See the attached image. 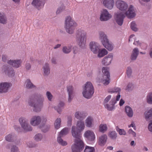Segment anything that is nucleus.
Returning a JSON list of instances; mask_svg holds the SVG:
<instances>
[{
	"instance_id": "29",
	"label": "nucleus",
	"mask_w": 152,
	"mask_h": 152,
	"mask_svg": "<svg viewBox=\"0 0 152 152\" xmlns=\"http://www.w3.org/2000/svg\"><path fill=\"white\" fill-rule=\"evenodd\" d=\"M104 47L110 51H112L114 48V45L108 40L102 44Z\"/></svg>"
},
{
	"instance_id": "10",
	"label": "nucleus",
	"mask_w": 152,
	"mask_h": 152,
	"mask_svg": "<svg viewBox=\"0 0 152 152\" xmlns=\"http://www.w3.org/2000/svg\"><path fill=\"white\" fill-rule=\"evenodd\" d=\"M102 72L104 74L102 78L100 79L97 78V81L99 83L102 82L104 85L106 86L110 83V77L109 72L107 69L106 67H103L102 68Z\"/></svg>"
},
{
	"instance_id": "44",
	"label": "nucleus",
	"mask_w": 152,
	"mask_h": 152,
	"mask_svg": "<svg viewBox=\"0 0 152 152\" xmlns=\"http://www.w3.org/2000/svg\"><path fill=\"white\" fill-rule=\"evenodd\" d=\"M126 74L127 76L129 78L131 77L132 74V67L130 66L127 67L126 70Z\"/></svg>"
},
{
	"instance_id": "9",
	"label": "nucleus",
	"mask_w": 152,
	"mask_h": 152,
	"mask_svg": "<svg viewBox=\"0 0 152 152\" xmlns=\"http://www.w3.org/2000/svg\"><path fill=\"white\" fill-rule=\"evenodd\" d=\"M21 128L26 132H30L32 131V127L31 125L29 124L28 120L26 118L21 117L19 120Z\"/></svg>"
},
{
	"instance_id": "64",
	"label": "nucleus",
	"mask_w": 152,
	"mask_h": 152,
	"mask_svg": "<svg viewBox=\"0 0 152 152\" xmlns=\"http://www.w3.org/2000/svg\"><path fill=\"white\" fill-rule=\"evenodd\" d=\"M150 57L152 58V48L151 49L150 51Z\"/></svg>"
},
{
	"instance_id": "11",
	"label": "nucleus",
	"mask_w": 152,
	"mask_h": 152,
	"mask_svg": "<svg viewBox=\"0 0 152 152\" xmlns=\"http://www.w3.org/2000/svg\"><path fill=\"white\" fill-rule=\"evenodd\" d=\"M70 129L68 128H65L62 129L59 133L57 141L59 143L62 145H65L67 144L66 142L64 141L61 137L67 134L69 132Z\"/></svg>"
},
{
	"instance_id": "54",
	"label": "nucleus",
	"mask_w": 152,
	"mask_h": 152,
	"mask_svg": "<svg viewBox=\"0 0 152 152\" xmlns=\"http://www.w3.org/2000/svg\"><path fill=\"white\" fill-rule=\"evenodd\" d=\"M148 128L149 130L151 132H152V120L150 121Z\"/></svg>"
},
{
	"instance_id": "28",
	"label": "nucleus",
	"mask_w": 152,
	"mask_h": 152,
	"mask_svg": "<svg viewBox=\"0 0 152 152\" xmlns=\"http://www.w3.org/2000/svg\"><path fill=\"white\" fill-rule=\"evenodd\" d=\"M75 117L77 119H83L87 116V114L83 112L76 111L74 115Z\"/></svg>"
},
{
	"instance_id": "31",
	"label": "nucleus",
	"mask_w": 152,
	"mask_h": 152,
	"mask_svg": "<svg viewBox=\"0 0 152 152\" xmlns=\"http://www.w3.org/2000/svg\"><path fill=\"white\" fill-rule=\"evenodd\" d=\"M125 111L127 115L129 117H132L133 115V112L132 108L129 106L125 107Z\"/></svg>"
},
{
	"instance_id": "60",
	"label": "nucleus",
	"mask_w": 152,
	"mask_h": 152,
	"mask_svg": "<svg viewBox=\"0 0 152 152\" xmlns=\"http://www.w3.org/2000/svg\"><path fill=\"white\" fill-rule=\"evenodd\" d=\"M138 30V28L137 27V25L134 22V31H137Z\"/></svg>"
},
{
	"instance_id": "41",
	"label": "nucleus",
	"mask_w": 152,
	"mask_h": 152,
	"mask_svg": "<svg viewBox=\"0 0 152 152\" xmlns=\"http://www.w3.org/2000/svg\"><path fill=\"white\" fill-rule=\"evenodd\" d=\"M116 130L120 135H125L126 132L123 129H120L118 126L116 127Z\"/></svg>"
},
{
	"instance_id": "24",
	"label": "nucleus",
	"mask_w": 152,
	"mask_h": 152,
	"mask_svg": "<svg viewBox=\"0 0 152 152\" xmlns=\"http://www.w3.org/2000/svg\"><path fill=\"white\" fill-rule=\"evenodd\" d=\"M67 91L68 94V102H70L74 96L73 87L71 86H68L67 87Z\"/></svg>"
},
{
	"instance_id": "55",
	"label": "nucleus",
	"mask_w": 152,
	"mask_h": 152,
	"mask_svg": "<svg viewBox=\"0 0 152 152\" xmlns=\"http://www.w3.org/2000/svg\"><path fill=\"white\" fill-rule=\"evenodd\" d=\"M31 67V66L30 63H27L25 65V68L27 70H29Z\"/></svg>"
},
{
	"instance_id": "13",
	"label": "nucleus",
	"mask_w": 152,
	"mask_h": 152,
	"mask_svg": "<svg viewBox=\"0 0 152 152\" xmlns=\"http://www.w3.org/2000/svg\"><path fill=\"white\" fill-rule=\"evenodd\" d=\"M126 16L123 13L118 12L115 13L114 18L116 23L119 26H121L124 22V19Z\"/></svg>"
},
{
	"instance_id": "62",
	"label": "nucleus",
	"mask_w": 152,
	"mask_h": 152,
	"mask_svg": "<svg viewBox=\"0 0 152 152\" xmlns=\"http://www.w3.org/2000/svg\"><path fill=\"white\" fill-rule=\"evenodd\" d=\"M61 46V45L59 44H57L54 47V49H57L59 48Z\"/></svg>"
},
{
	"instance_id": "37",
	"label": "nucleus",
	"mask_w": 152,
	"mask_h": 152,
	"mask_svg": "<svg viewBox=\"0 0 152 152\" xmlns=\"http://www.w3.org/2000/svg\"><path fill=\"white\" fill-rule=\"evenodd\" d=\"M107 129V125L104 124H100L99 126V131L102 133H104L106 132Z\"/></svg>"
},
{
	"instance_id": "43",
	"label": "nucleus",
	"mask_w": 152,
	"mask_h": 152,
	"mask_svg": "<svg viewBox=\"0 0 152 152\" xmlns=\"http://www.w3.org/2000/svg\"><path fill=\"white\" fill-rule=\"evenodd\" d=\"M109 136L112 139H115L117 137V134L115 131H113L110 132Z\"/></svg>"
},
{
	"instance_id": "63",
	"label": "nucleus",
	"mask_w": 152,
	"mask_h": 152,
	"mask_svg": "<svg viewBox=\"0 0 152 152\" xmlns=\"http://www.w3.org/2000/svg\"><path fill=\"white\" fill-rule=\"evenodd\" d=\"M128 133L129 134H132L133 133V131L132 129H130L128 131Z\"/></svg>"
},
{
	"instance_id": "12",
	"label": "nucleus",
	"mask_w": 152,
	"mask_h": 152,
	"mask_svg": "<svg viewBox=\"0 0 152 152\" xmlns=\"http://www.w3.org/2000/svg\"><path fill=\"white\" fill-rule=\"evenodd\" d=\"M112 17V15L107 10L103 9L101 11L100 20L101 21H107L110 19Z\"/></svg>"
},
{
	"instance_id": "3",
	"label": "nucleus",
	"mask_w": 152,
	"mask_h": 152,
	"mask_svg": "<svg viewBox=\"0 0 152 152\" xmlns=\"http://www.w3.org/2000/svg\"><path fill=\"white\" fill-rule=\"evenodd\" d=\"M116 8L129 18L133 17V5H129L127 2L121 0H118L115 2Z\"/></svg>"
},
{
	"instance_id": "47",
	"label": "nucleus",
	"mask_w": 152,
	"mask_h": 152,
	"mask_svg": "<svg viewBox=\"0 0 152 152\" xmlns=\"http://www.w3.org/2000/svg\"><path fill=\"white\" fill-rule=\"evenodd\" d=\"M11 152H20L18 148L15 145H12L10 148Z\"/></svg>"
},
{
	"instance_id": "61",
	"label": "nucleus",
	"mask_w": 152,
	"mask_h": 152,
	"mask_svg": "<svg viewBox=\"0 0 152 152\" xmlns=\"http://www.w3.org/2000/svg\"><path fill=\"white\" fill-rule=\"evenodd\" d=\"M124 101L123 99H121L119 102V104L120 106H121L124 104Z\"/></svg>"
},
{
	"instance_id": "49",
	"label": "nucleus",
	"mask_w": 152,
	"mask_h": 152,
	"mask_svg": "<svg viewBox=\"0 0 152 152\" xmlns=\"http://www.w3.org/2000/svg\"><path fill=\"white\" fill-rule=\"evenodd\" d=\"M46 95L48 100L50 101H51L53 98V96L51 93L48 91H47L46 93Z\"/></svg>"
},
{
	"instance_id": "7",
	"label": "nucleus",
	"mask_w": 152,
	"mask_h": 152,
	"mask_svg": "<svg viewBox=\"0 0 152 152\" xmlns=\"http://www.w3.org/2000/svg\"><path fill=\"white\" fill-rule=\"evenodd\" d=\"M77 26L76 23L70 16H67L65 19L64 27L66 31L70 34H73L75 28Z\"/></svg>"
},
{
	"instance_id": "58",
	"label": "nucleus",
	"mask_w": 152,
	"mask_h": 152,
	"mask_svg": "<svg viewBox=\"0 0 152 152\" xmlns=\"http://www.w3.org/2000/svg\"><path fill=\"white\" fill-rule=\"evenodd\" d=\"M51 63L53 64H57L56 60L54 58H52L51 59Z\"/></svg>"
},
{
	"instance_id": "30",
	"label": "nucleus",
	"mask_w": 152,
	"mask_h": 152,
	"mask_svg": "<svg viewBox=\"0 0 152 152\" xmlns=\"http://www.w3.org/2000/svg\"><path fill=\"white\" fill-rule=\"evenodd\" d=\"M108 53L107 50L104 48H101L98 50L97 53V56L98 57L101 58L107 55Z\"/></svg>"
},
{
	"instance_id": "6",
	"label": "nucleus",
	"mask_w": 152,
	"mask_h": 152,
	"mask_svg": "<svg viewBox=\"0 0 152 152\" xmlns=\"http://www.w3.org/2000/svg\"><path fill=\"white\" fill-rule=\"evenodd\" d=\"M77 39L80 48H84L86 47L87 32L83 29H78L76 33Z\"/></svg>"
},
{
	"instance_id": "4",
	"label": "nucleus",
	"mask_w": 152,
	"mask_h": 152,
	"mask_svg": "<svg viewBox=\"0 0 152 152\" xmlns=\"http://www.w3.org/2000/svg\"><path fill=\"white\" fill-rule=\"evenodd\" d=\"M47 118L45 117H41L38 115H35L32 116L30 120V123L31 126H36L39 125V127L45 132L47 131L44 130L45 129H49V126L46 124L47 121Z\"/></svg>"
},
{
	"instance_id": "33",
	"label": "nucleus",
	"mask_w": 152,
	"mask_h": 152,
	"mask_svg": "<svg viewBox=\"0 0 152 152\" xmlns=\"http://www.w3.org/2000/svg\"><path fill=\"white\" fill-rule=\"evenodd\" d=\"M2 72H4L5 74L8 75L9 76H12L14 75L15 72L14 70H11L9 71L6 69V66H4L2 68Z\"/></svg>"
},
{
	"instance_id": "14",
	"label": "nucleus",
	"mask_w": 152,
	"mask_h": 152,
	"mask_svg": "<svg viewBox=\"0 0 152 152\" xmlns=\"http://www.w3.org/2000/svg\"><path fill=\"white\" fill-rule=\"evenodd\" d=\"M121 97L120 95L118 94L116 96V98H114L111 100L109 103L104 104L105 107L109 110H112L114 109V105L116 103L117 101L119 100Z\"/></svg>"
},
{
	"instance_id": "8",
	"label": "nucleus",
	"mask_w": 152,
	"mask_h": 152,
	"mask_svg": "<svg viewBox=\"0 0 152 152\" xmlns=\"http://www.w3.org/2000/svg\"><path fill=\"white\" fill-rule=\"evenodd\" d=\"M94 92V88L92 83L87 82L83 87L82 94L83 96L87 99H90Z\"/></svg>"
},
{
	"instance_id": "15",
	"label": "nucleus",
	"mask_w": 152,
	"mask_h": 152,
	"mask_svg": "<svg viewBox=\"0 0 152 152\" xmlns=\"http://www.w3.org/2000/svg\"><path fill=\"white\" fill-rule=\"evenodd\" d=\"M12 86L10 83L3 82L0 83V93L3 94L7 92Z\"/></svg>"
},
{
	"instance_id": "26",
	"label": "nucleus",
	"mask_w": 152,
	"mask_h": 152,
	"mask_svg": "<svg viewBox=\"0 0 152 152\" xmlns=\"http://www.w3.org/2000/svg\"><path fill=\"white\" fill-rule=\"evenodd\" d=\"M99 38L102 44L109 40L107 35L104 32L102 31L99 33Z\"/></svg>"
},
{
	"instance_id": "56",
	"label": "nucleus",
	"mask_w": 152,
	"mask_h": 152,
	"mask_svg": "<svg viewBox=\"0 0 152 152\" xmlns=\"http://www.w3.org/2000/svg\"><path fill=\"white\" fill-rule=\"evenodd\" d=\"M67 123L68 125L70 126L71 125L72 117L71 116H69L68 118Z\"/></svg>"
},
{
	"instance_id": "50",
	"label": "nucleus",
	"mask_w": 152,
	"mask_h": 152,
	"mask_svg": "<svg viewBox=\"0 0 152 152\" xmlns=\"http://www.w3.org/2000/svg\"><path fill=\"white\" fill-rule=\"evenodd\" d=\"M26 144L27 146L29 148H32L34 146V145L31 141H28L26 142Z\"/></svg>"
},
{
	"instance_id": "59",
	"label": "nucleus",
	"mask_w": 152,
	"mask_h": 152,
	"mask_svg": "<svg viewBox=\"0 0 152 152\" xmlns=\"http://www.w3.org/2000/svg\"><path fill=\"white\" fill-rule=\"evenodd\" d=\"M132 83H129L127 86L126 90L129 91L130 90V88L132 86Z\"/></svg>"
},
{
	"instance_id": "34",
	"label": "nucleus",
	"mask_w": 152,
	"mask_h": 152,
	"mask_svg": "<svg viewBox=\"0 0 152 152\" xmlns=\"http://www.w3.org/2000/svg\"><path fill=\"white\" fill-rule=\"evenodd\" d=\"M144 114L145 116V118L147 121H148L152 119V109L146 111Z\"/></svg>"
},
{
	"instance_id": "32",
	"label": "nucleus",
	"mask_w": 152,
	"mask_h": 152,
	"mask_svg": "<svg viewBox=\"0 0 152 152\" xmlns=\"http://www.w3.org/2000/svg\"><path fill=\"white\" fill-rule=\"evenodd\" d=\"M64 105V103L63 102H61L59 103L58 106H55L54 108L55 110L57 111L59 114H61L62 111L61 107H63Z\"/></svg>"
},
{
	"instance_id": "23",
	"label": "nucleus",
	"mask_w": 152,
	"mask_h": 152,
	"mask_svg": "<svg viewBox=\"0 0 152 152\" xmlns=\"http://www.w3.org/2000/svg\"><path fill=\"white\" fill-rule=\"evenodd\" d=\"M102 3L105 7L111 10L114 5V0H103Z\"/></svg>"
},
{
	"instance_id": "5",
	"label": "nucleus",
	"mask_w": 152,
	"mask_h": 152,
	"mask_svg": "<svg viewBox=\"0 0 152 152\" xmlns=\"http://www.w3.org/2000/svg\"><path fill=\"white\" fill-rule=\"evenodd\" d=\"M77 39L80 48H84L86 47L87 32L83 29H78L76 33Z\"/></svg>"
},
{
	"instance_id": "45",
	"label": "nucleus",
	"mask_w": 152,
	"mask_h": 152,
	"mask_svg": "<svg viewBox=\"0 0 152 152\" xmlns=\"http://www.w3.org/2000/svg\"><path fill=\"white\" fill-rule=\"evenodd\" d=\"M84 152H94V148L93 147L86 146Z\"/></svg>"
},
{
	"instance_id": "17",
	"label": "nucleus",
	"mask_w": 152,
	"mask_h": 152,
	"mask_svg": "<svg viewBox=\"0 0 152 152\" xmlns=\"http://www.w3.org/2000/svg\"><path fill=\"white\" fill-rule=\"evenodd\" d=\"M84 136L89 141L93 142L96 138L94 132L91 130L86 131L84 134Z\"/></svg>"
},
{
	"instance_id": "35",
	"label": "nucleus",
	"mask_w": 152,
	"mask_h": 152,
	"mask_svg": "<svg viewBox=\"0 0 152 152\" xmlns=\"http://www.w3.org/2000/svg\"><path fill=\"white\" fill-rule=\"evenodd\" d=\"M72 48V46L71 45L65 46L63 47L62 50L64 53L68 54L71 52Z\"/></svg>"
},
{
	"instance_id": "2",
	"label": "nucleus",
	"mask_w": 152,
	"mask_h": 152,
	"mask_svg": "<svg viewBox=\"0 0 152 152\" xmlns=\"http://www.w3.org/2000/svg\"><path fill=\"white\" fill-rule=\"evenodd\" d=\"M44 98L42 95L34 94L32 95L28 99V105L33 107V110L36 112H40L43 105Z\"/></svg>"
},
{
	"instance_id": "18",
	"label": "nucleus",
	"mask_w": 152,
	"mask_h": 152,
	"mask_svg": "<svg viewBox=\"0 0 152 152\" xmlns=\"http://www.w3.org/2000/svg\"><path fill=\"white\" fill-rule=\"evenodd\" d=\"M113 54L112 53H110L105 56L102 59V63L105 66L110 65L111 63L113 58Z\"/></svg>"
},
{
	"instance_id": "46",
	"label": "nucleus",
	"mask_w": 152,
	"mask_h": 152,
	"mask_svg": "<svg viewBox=\"0 0 152 152\" xmlns=\"http://www.w3.org/2000/svg\"><path fill=\"white\" fill-rule=\"evenodd\" d=\"M139 53V50L137 48L134 49V60H135Z\"/></svg>"
},
{
	"instance_id": "22",
	"label": "nucleus",
	"mask_w": 152,
	"mask_h": 152,
	"mask_svg": "<svg viewBox=\"0 0 152 152\" xmlns=\"http://www.w3.org/2000/svg\"><path fill=\"white\" fill-rule=\"evenodd\" d=\"M42 73L44 76H48L50 73V69L49 64L48 63H45L42 66Z\"/></svg>"
},
{
	"instance_id": "27",
	"label": "nucleus",
	"mask_w": 152,
	"mask_h": 152,
	"mask_svg": "<svg viewBox=\"0 0 152 152\" xmlns=\"http://www.w3.org/2000/svg\"><path fill=\"white\" fill-rule=\"evenodd\" d=\"M17 138L16 136L13 133L7 134L4 137L5 140L8 142H13Z\"/></svg>"
},
{
	"instance_id": "16",
	"label": "nucleus",
	"mask_w": 152,
	"mask_h": 152,
	"mask_svg": "<svg viewBox=\"0 0 152 152\" xmlns=\"http://www.w3.org/2000/svg\"><path fill=\"white\" fill-rule=\"evenodd\" d=\"M22 63V61L20 59L10 60L7 61V63L15 68L20 67Z\"/></svg>"
},
{
	"instance_id": "40",
	"label": "nucleus",
	"mask_w": 152,
	"mask_h": 152,
	"mask_svg": "<svg viewBox=\"0 0 152 152\" xmlns=\"http://www.w3.org/2000/svg\"><path fill=\"white\" fill-rule=\"evenodd\" d=\"M7 23V19L6 16L3 14L0 15V23L3 24H6Z\"/></svg>"
},
{
	"instance_id": "25",
	"label": "nucleus",
	"mask_w": 152,
	"mask_h": 152,
	"mask_svg": "<svg viewBox=\"0 0 152 152\" xmlns=\"http://www.w3.org/2000/svg\"><path fill=\"white\" fill-rule=\"evenodd\" d=\"M86 126L88 128L93 127L94 125V120L93 117L91 116H88L85 120Z\"/></svg>"
},
{
	"instance_id": "19",
	"label": "nucleus",
	"mask_w": 152,
	"mask_h": 152,
	"mask_svg": "<svg viewBox=\"0 0 152 152\" xmlns=\"http://www.w3.org/2000/svg\"><path fill=\"white\" fill-rule=\"evenodd\" d=\"M99 45L97 42L91 41L89 44V48L91 51L94 53H97L99 48Z\"/></svg>"
},
{
	"instance_id": "36",
	"label": "nucleus",
	"mask_w": 152,
	"mask_h": 152,
	"mask_svg": "<svg viewBox=\"0 0 152 152\" xmlns=\"http://www.w3.org/2000/svg\"><path fill=\"white\" fill-rule=\"evenodd\" d=\"M61 119L60 118H58L55 120L54 125L55 128L56 129H58L61 127Z\"/></svg>"
},
{
	"instance_id": "39",
	"label": "nucleus",
	"mask_w": 152,
	"mask_h": 152,
	"mask_svg": "<svg viewBox=\"0 0 152 152\" xmlns=\"http://www.w3.org/2000/svg\"><path fill=\"white\" fill-rule=\"evenodd\" d=\"M146 99L148 104H152V92H150L148 94Z\"/></svg>"
},
{
	"instance_id": "48",
	"label": "nucleus",
	"mask_w": 152,
	"mask_h": 152,
	"mask_svg": "<svg viewBox=\"0 0 152 152\" xmlns=\"http://www.w3.org/2000/svg\"><path fill=\"white\" fill-rule=\"evenodd\" d=\"M65 7L64 5H62L61 6L59 7L57 9L56 13L57 14H58L62 12L65 9Z\"/></svg>"
},
{
	"instance_id": "21",
	"label": "nucleus",
	"mask_w": 152,
	"mask_h": 152,
	"mask_svg": "<svg viewBox=\"0 0 152 152\" xmlns=\"http://www.w3.org/2000/svg\"><path fill=\"white\" fill-rule=\"evenodd\" d=\"M31 4L37 9L39 10L43 7L45 3L40 0H33L31 2Z\"/></svg>"
},
{
	"instance_id": "51",
	"label": "nucleus",
	"mask_w": 152,
	"mask_h": 152,
	"mask_svg": "<svg viewBox=\"0 0 152 152\" xmlns=\"http://www.w3.org/2000/svg\"><path fill=\"white\" fill-rule=\"evenodd\" d=\"M111 98V95H108L105 99L104 102V104H106L108 103V102L110 101Z\"/></svg>"
},
{
	"instance_id": "38",
	"label": "nucleus",
	"mask_w": 152,
	"mask_h": 152,
	"mask_svg": "<svg viewBox=\"0 0 152 152\" xmlns=\"http://www.w3.org/2000/svg\"><path fill=\"white\" fill-rule=\"evenodd\" d=\"M43 137V135L41 133H38L36 134L34 137V140L37 142L41 141Z\"/></svg>"
},
{
	"instance_id": "1",
	"label": "nucleus",
	"mask_w": 152,
	"mask_h": 152,
	"mask_svg": "<svg viewBox=\"0 0 152 152\" xmlns=\"http://www.w3.org/2000/svg\"><path fill=\"white\" fill-rule=\"evenodd\" d=\"M85 127L84 121L81 120L77 121L76 127L75 126H72V133L75 139L72 146V152H80L84 148V144L81 139V132L84 130Z\"/></svg>"
},
{
	"instance_id": "20",
	"label": "nucleus",
	"mask_w": 152,
	"mask_h": 152,
	"mask_svg": "<svg viewBox=\"0 0 152 152\" xmlns=\"http://www.w3.org/2000/svg\"><path fill=\"white\" fill-rule=\"evenodd\" d=\"M107 139V135L105 134H102L99 136L97 139L98 144L100 146H104L106 144Z\"/></svg>"
},
{
	"instance_id": "42",
	"label": "nucleus",
	"mask_w": 152,
	"mask_h": 152,
	"mask_svg": "<svg viewBox=\"0 0 152 152\" xmlns=\"http://www.w3.org/2000/svg\"><path fill=\"white\" fill-rule=\"evenodd\" d=\"M25 84L26 87L28 88H33L34 87V86L31 83L30 80H27L25 83Z\"/></svg>"
},
{
	"instance_id": "52",
	"label": "nucleus",
	"mask_w": 152,
	"mask_h": 152,
	"mask_svg": "<svg viewBox=\"0 0 152 152\" xmlns=\"http://www.w3.org/2000/svg\"><path fill=\"white\" fill-rule=\"evenodd\" d=\"M72 51L73 53L74 54H77L78 52V49L77 47L75 46H74L72 48Z\"/></svg>"
},
{
	"instance_id": "53",
	"label": "nucleus",
	"mask_w": 152,
	"mask_h": 152,
	"mask_svg": "<svg viewBox=\"0 0 152 152\" xmlns=\"http://www.w3.org/2000/svg\"><path fill=\"white\" fill-rule=\"evenodd\" d=\"M2 60L4 62H6L7 61L8 58L6 54H3L2 55Z\"/></svg>"
},
{
	"instance_id": "57",
	"label": "nucleus",
	"mask_w": 152,
	"mask_h": 152,
	"mask_svg": "<svg viewBox=\"0 0 152 152\" xmlns=\"http://www.w3.org/2000/svg\"><path fill=\"white\" fill-rule=\"evenodd\" d=\"M120 91V89L119 88H116L114 89V90H113V92H118V94H120L119 93V91ZM117 95V96L118 95Z\"/></svg>"
}]
</instances>
